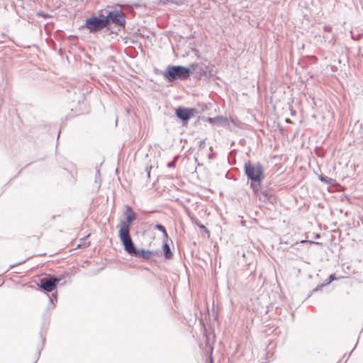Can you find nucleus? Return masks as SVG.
<instances>
[{"mask_svg": "<svg viewBox=\"0 0 363 363\" xmlns=\"http://www.w3.org/2000/svg\"><path fill=\"white\" fill-rule=\"evenodd\" d=\"M245 173L248 179L251 180L250 186L253 191L256 193L259 191L262 182L264 178L262 166L259 163L245 162Z\"/></svg>", "mask_w": 363, "mask_h": 363, "instance_id": "1", "label": "nucleus"}, {"mask_svg": "<svg viewBox=\"0 0 363 363\" xmlns=\"http://www.w3.org/2000/svg\"><path fill=\"white\" fill-rule=\"evenodd\" d=\"M190 71L188 68L182 66H168L164 72V77L169 82L174 79H186L189 77Z\"/></svg>", "mask_w": 363, "mask_h": 363, "instance_id": "2", "label": "nucleus"}, {"mask_svg": "<svg viewBox=\"0 0 363 363\" xmlns=\"http://www.w3.org/2000/svg\"><path fill=\"white\" fill-rule=\"evenodd\" d=\"M118 236L122 242L125 250L129 254L131 255L134 252L135 249V245L132 241V239L130 235V229H128V224L125 223H120V229L118 231Z\"/></svg>", "mask_w": 363, "mask_h": 363, "instance_id": "3", "label": "nucleus"}, {"mask_svg": "<svg viewBox=\"0 0 363 363\" xmlns=\"http://www.w3.org/2000/svg\"><path fill=\"white\" fill-rule=\"evenodd\" d=\"M108 25V21L105 16L91 17L86 20V23L83 26L86 28L90 33L96 32L106 28Z\"/></svg>", "mask_w": 363, "mask_h": 363, "instance_id": "4", "label": "nucleus"}, {"mask_svg": "<svg viewBox=\"0 0 363 363\" xmlns=\"http://www.w3.org/2000/svg\"><path fill=\"white\" fill-rule=\"evenodd\" d=\"M105 18L108 19V24L111 22L116 26H124L125 23V15L119 11H110Z\"/></svg>", "mask_w": 363, "mask_h": 363, "instance_id": "5", "label": "nucleus"}, {"mask_svg": "<svg viewBox=\"0 0 363 363\" xmlns=\"http://www.w3.org/2000/svg\"><path fill=\"white\" fill-rule=\"evenodd\" d=\"M58 281V279L54 277L53 276H49L40 279V286L45 291L50 292L55 289Z\"/></svg>", "mask_w": 363, "mask_h": 363, "instance_id": "6", "label": "nucleus"}, {"mask_svg": "<svg viewBox=\"0 0 363 363\" xmlns=\"http://www.w3.org/2000/svg\"><path fill=\"white\" fill-rule=\"evenodd\" d=\"M125 215L126 216V220L125 221H121V223H128V229H130V224L131 223L135 220L136 218V214L133 211V209L131 208L130 206L126 205L125 206Z\"/></svg>", "mask_w": 363, "mask_h": 363, "instance_id": "7", "label": "nucleus"}, {"mask_svg": "<svg viewBox=\"0 0 363 363\" xmlns=\"http://www.w3.org/2000/svg\"><path fill=\"white\" fill-rule=\"evenodd\" d=\"M176 113L177 117L183 121L189 120L193 114L191 110L182 107L177 109Z\"/></svg>", "mask_w": 363, "mask_h": 363, "instance_id": "8", "label": "nucleus"}, {"mask_svg": "<svg viewBox=\"0 0 363 363\" xmlns=\"http://www.w3.org/2000/svg\"><path fill=\"white\" fill-rule=\"evenodd\" d=\"M130 255L143 257L145 259H148L152 255V252L150 250H145L144 249L137 250L135 248L134 252H133Z\"/></svg>", "mask_w": 363, "mask_h": 363, "instance_id": "9", "label": "nucleus"}, {"mask_svg": "<svg viewBox=\"0 0 363 363\" xmlns=\"http://www.w3.org/2000/svg\"><path fill=\"white\" fill-rule=\"evenodd\" d=\"M318 178L323 183L328 184L330 185H334L335 184V179L330 178L327 176L320 175Z\"/></svg>", "mask_w": 363, "mask_h": 363, "instance_id": "10", "label": "nucleus"}, {"mask_svg": "<svg viewBox=\"0 0 363 363\" xmlns=\"http://www.w3.org/2000/svg\"><path fill=\"white\" fill-rule=\"evenodd\" d=\"M163 251H164V256L167 259H169L172 257V254L171 252V250H170V248L169 247V245L165 243L164 245H163Z\"/></svg>", "mask_w": 363, "mask_h": 363, "instance_id": "11", "label": "nucleus"}, {"mask_svg": "<svg viewBox=\"0 0 363 363\" xmlns=\"http://www.w3.org/2000/svg\"><path fill=\"white\" fill-rule=\"evenodd\" d=\"M155 228L157 230L161 231L163 233V235L164 237H167V233L166 229H165V228L163 225H162L160 224H157L155 225Z\"/></svg>", "mask_w": 363, "mask_h": 363, "instance_id": "12", "label": "nucleus"}, {"mask_svg": "<svg viewBox=\"0 0 363 363\" xmlns=\"http://www.w3.org/2000/svg\"><path fill=\"white\" fill-rule=\"evenodd\" d=\"M158 1L160 2V4H164V5H167V4H179V3L176 2L174 0H158Z\"/></svg>", "mask_w": 363, "mask_h": 363, "instance_id": "13", "label": "nucleus"}, {"mask_svg": "<svg viewBox=\"0 0 363 363\" xmlns=\"http://www.w3.org/2000/svg\"><path fill=\"white\" fill-rule=\"evenodd\" d=\"M301 243H308V244H316V245H320V242H313V241H308V240H301L300 242Z\"/></svg>", "mask_w": 363, "mask_h": 363, "instance_id": "14", "label": "nucleus"}, {"mask_svg": "<svg viewBox=\"0 0 363 363\" xmlns=\"http://www.w3.org/2000/svg\"><path fill=\"white\" fill-rule=\"evenodd\" d=\"M335 279V277L334 275L331 274L330 277H329V282H331L332 281H333Z\"/></svg>", "mask_w": 363, "mask_h": 363, "instance_id": "15", "label": "nucleus"}, {"mask_svg": "<svg viewBox=\"0 0 363 363\" xmlns=\"http://www.w3.org/2000/svg\"><path fill=\"white\" fill-rule=\"evenodd\" d=\"M209 120H210L211 121L212 120H214V121L217 120V121H218V120H223V118L219 117V118H213V119H212V118H209Z\"/></svg>", "mask_w": 363, "mask_h": 363, "instance_id": "16", "label": "nucleus"}, {"mask_svg": "<svg viewBox=\"0 0 363 363\" xmlns=\"http://www.w3.org/2000/svg\"><path fill=\"white\" fill-rule=\"evenodd\" d=\"M173 165H174V164L172 162H169L167 164L168 167H172Z\"/></svg>", "mask_w": 363, "mask_h": 363, "instance_id": "17", "label": "nucleus"}, {"mask_svg": "<svg viewBox=\"0 0 363 363\" xmlns=\"http://www.w3.org/2000/svg\"><path fill=\"white\" fill-rule=\"evenodd\" d=\"M209 363H213V359H212V357L210 358V362Z\"/></svg>", "mask_w": 363, "mask_h": 363, "instance_id": "18", "label": "nucleus"}]
</instances>
